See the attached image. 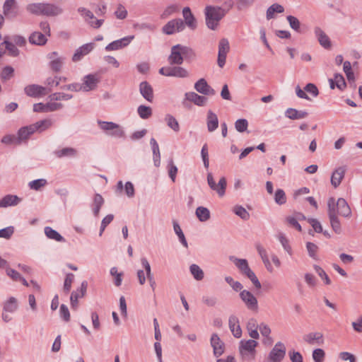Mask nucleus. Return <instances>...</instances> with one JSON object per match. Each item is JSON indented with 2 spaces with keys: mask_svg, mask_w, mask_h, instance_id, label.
Segmentation results:
<instances>
[{
  "mask_svg": "<svg viewBox=\"0 0 362 362\" xmlns=\"http://www.w3.org/2000/svg\"><path fill=\"white\" fill-rule=\"evenodd\" d=\"M226 11L217 6H206L204 8L205 22L211 30H217L220 21L226 16Z\"/></svg>",
  "mask_w": 362,
  "mask_h": 362,
  "instance_id": "nucleus-1",
  "label": "nucleus"
},
{
  "mask_svg": "<svg viewBox=\"0 0 362 362\" xmlns=\"http://www.w3.org/2000/svg\"><path fill=\"white\" fill-rule=\"evenodd\" d=\"M258 343L254 339L242 340L240 342L239 351L242 358L247 361L253 360L255 357Z\"/></svg>",
  "mask_w": 362,
  "mask_h": 362,
  "instance_id": "nucleus-2",
  "label": "nucleus"
},
{
  "mask_svg": "<svg viewBox=\"0 0 362 362\" xmlns=\"http://www.w3.org/2000/svg\"><path fill=\"white\" fill-rule=\"evenodd\" d=\"M100 127L112 136L121 138L124 136V131L119 125L112 122H98Z\"/></svg>",
  "mask_w": 362,
  "mask_h": 362,
  "instance_id": "nucleus-3",
  "label": "nucleus"
},
{
  "mask_svg": "<svg viewBox=\"0 0 362 362\" xmlns=\"http://www.w3.org/2000/svg\"><path fill=\"white\" fill-rule=\"evenodd\" d=\"M161 75L165 76H174L179 78H187L189 76V72L181 66H166L162 67L159 70Z\"/></svg>",
  "mask_w": 362,
  "mask_h": 362,
  "instance_id": "nucleus-4",
  "label": "nucleus"
},
{
  "mask_svg": "<svg viewBox=\"0 0 362 362\" xmlns=\"http://www.w3.org/2000/svg\"><path fill=\"white\" fill-rule=\"evenodd\" d=\"M286 346L285 345L279 341L277 342L268 356L269 362H281L286 356Z\"/></svg>",
  "mask_w": 362,
  "mask_h": 362,
  "instance_id": "nucleus-5",
  "label": "nucleus"
},
{
  "mask_svg": "<svg viewBox=\"0 0 362 362\" xmlns=\"http://www.w3.org/2000/svg\"><path fill=\"white\" fill-rule=\"evenodd\" d=\"M185 28L184 21L181 18H175L168 21L163 27V32L166 35H172L175 32H181Z\"/></svg>",
  "mask_w": 362,
  "mask_h": 362,
  "instance_id": "nucleus-6",
  "label": "nucleus"
},
{
  "mask_svg": "<svg viewBox=\"0 0 362 362\" xmlns=\"http://www.w3.org/2000/svg\"><path fill=\"white\" fill-rule=\"evenodd\" d=\"M240 298L245 303L247 309L252 311H257L258 309V302L257 298L249 291L243 290L240 293Z\"/></svg>",
  "mask_w": 362,
  "mask_h": 362,
  "instance_id": "nucleus-7",
  "label": "nucleus"
},
{
  "mask_svg": "<svg viewBox=\"0 0 362 362\" xmlns=\"http://www.w3.org/2000/svg\"><path fill=\"white\" fill-rule=\"evenodd\" d=\"M52 121L50 119H43L30 126L24 127L21 131L20 135L24 137L23 133L27 132L28 133H34L36 131L42 132L52 126Z\"/></svg>",
  "mask_w": 362,
  "mask_h": 362,
  "instance_id": "nucleus-8",
  "label": "nucleus"
},
{
  "mask_svg": "<svg viewBox=\"0 0 362 362\" xmlns=\"http://www.w3.org/2000/svg\"><path fill=\"white\" fill-rule=\"evenodd\" d=\"M100 78L95 74H88L84 76L83 83H81L82 91L88 92L95 90L98 83Z\"/></svg>",
  "mask_w": 362,
  "mask_h": 362,
  "instance_id": "nucleus-9",
  "label": "nucleus"
},
{
  "mask_svg": "<svg viewBox=\"0 0 362 362\" xmlns=\"http://www.w3.org/2000/svg\"><path fill=\"white\" fill-rule=\"evenodd\" d=\"M4 14L7 18H15L18 14V7L16 0H6L3 6Z\"/></svg>",
  "mask_w": 362,
  "mask_h": 362,
  "instance_id": "nucleus-10",
  "label": "nucleus"
},
{
  "mask_svg": "<svg viewBox=\"0 0 362 362\" xmlns=\"http://www.w3.org/2000/svg\"><path fill=\"white\" fill-rule=\"evenodd\" d=\"M195 90L204 95H214L216 91L206 82L204 78L199 79L194 84Z\"/></svg>",
  "mask_w": 362,
  "mask_h": 362,
  "instance_id": "nucleus-11",
  "label": "nucleus"
},
{
  "mask_svg": "<svg viewBox=\"0 0 362 362\" xmlns=\"http://www.w3.org/2000/svg\"><path fill=\"white\" fill-rule=\"evenodd\" d=\"M49 59V66L52 71H59L64 62V57L59 56L57 52H51L48 54Z\"/></svg>",
  "mask_w": 362,
  "mask_h": 362,
  "instance_id": "nucleus-12",
  "label": "nucleus"
},
{
  "mask_svg": "<svg viewBox=\"0 0 362 362\" xmlns=\"http://www.w3.org/2000/svg\"><path fill=\"white\" fill-rule=\"evenodd\" d=\"M134 36H128L122 39L113 41L105 47L107 51H114L122 49L128 45L134 39Z\"/></svg>",
  "mask_w": 362,
  "mask_h": 362,
  "instance_id": "nucleus-13",
  "label": "nucleus"
},
{
  "mask_svg": "<svg viewBox=\"0 0 362 362\" xmlns=\"http://www.w3.org/2000/svg\"><path fill=\"white\" fill-rule=\"evenodd\" d=\"M24 91L28 96L34 98L45 95L47 93L45 87L35 84L27 86L25 87Z\"/></svg>",
  "mask_w": 362,
  "mask_h": 362,
  "instance_id": "nucleus-14",
  "label": "nucleus"
},
{
  "mask_svg": "<svg viewBox=\"0 0 362 362\" xmlns=\"http://www.w3.org/2000/svg\"><path fill=\"white\" fill-rule=\"evenodd\" d=\"M168 61L170 64L180 65L183 62V57L180 50V45H176L172 47L171 53L168 57Z\"/></svg>",
  "mask_w": 362,
  "mask_h": 362,
  "instance_id": "nucleus-15",
  "label": "nucleus"
},
{
  "mask_svg": "<svg viewBox=\"0 0 362 362\" xmlns=\"http://www.w3.org/2000/svg\"><path fill=\"white\" fill-rule=\"evenodd\" d=\"M63 13L62 7L49 3L43 4V15L46 16H57Z\"/></svg>",
  "mask_w": 362,
  "mask_h": 362,
  "instance_id": "nucleus-16",
  "label": "nucleus"
},
{
  "mask_svg": "<svg viewBox=\"0 0 362 362\" xmlns=\"http://www.w3.org/2000/svg\"><path fill=\"white\" fill-rule=\"evenodd\" d=\"M211 344L214 349V354L216 357H218L223 354L225 349L224 343L221 341L220 338L217 334H214L211 336Z\"/></svg>",
  "mask_w": 362,
  "mask_h": 362,
  "instance_id": "nucleus-17",
  "label": "nucleus"
},
{
  "mask_svg": "<svg viewBox=\"0 0 362 362\" xmlns=\"http://www.w3.org/2000/svg\"><path fill=\"white\" fill-rule=\"evenodd\" d=\"M94 47L93 43H88L82 45L78 49H77L73 55L72 60L74 62H78L81 59V58L88 54Z\"/></svg>",
  "mask_w": 362,
  "mask_h": 362,
  "instance_id": "nucleus-18",
  "label": "nucleus"
},
{
  "mask_svg": "<svg viewBox=\"0 0 362 362\" xmlns=\"http://www.w3.org/2000/svg\"><path fill=\"white\" fill-rule=\"evenodd\" d=\"M182 15L185 19V25H187L192 30H195L197 28V21L189 7L183 8Z\"/></svg>",
  "mask_w": 362,
  "mask_h": 362,
  "instance_id": "nucleus-19",
  "label": "nucleus"
},
{
  "mask_svg": "<svg viewBox=\"0 0 362 362\" xmlns=\"http://www.w3.org/2000/svg\"><path fill=\"white\" fill-rule=\"evenodd\" d=\"M47 36L42 32L35 31L29 36V42L33 45L42 46L47 43Z\"/></svg>",
  "mask_w": 362,
  "mask_h": 362,
  "instance_id": "nucleus-20",
  "label": "nucleus"
},
{
  "mask_svg": "<svg viewBox=\"0 0 362 362\" xmlns=\"http://www.w3.org/2000/svg\"><path fill=\"white\" fill-rule=\"evenodd\" d=\"M304 340L308 344H322L324 343V336L320 332H310L304 337Z\"/></svg>",
  "mask_w": 362,
  "mask_h": 362,
  "instance_id": "nucleus-21",
  "label": "nucleus"
},
{
  "mask_svg": "<svg viewBox=\"0 0 362 362\" xmlns=\"http://www.w3.org/2000/svg\"><path fill=\"white\" fill-rule=\"evenodd\" d=\"M139 91L142 96L148 102L153 100V91L151 86L147 81H143L139 85Z\"/></svg>",
  "mask_w": 362,
  "mask_h": 362,
  "instance_id": "nucleus-22",
  "label": "nucleus"
},
{
  "mask_svg": "<svg viewBox=\"0 0 362 362\" xmlns=\"http://www.w3.org/2000/svg\"><path fill=\"white\" fill-rule=\"evenodd\" d=\"M315 34L322 47L325 49L331 47L332 45L329 37L320 28L317 27L315 28Z\"/></svg>",
  "mask_w": 362,
  "mask_h": 362,
  "instance_id": "nucleus-23",
  "label": "nucleus"
},
{
  "mask_svg": "<svg viewBox=\"0 0 362 362\" xmlns=\"http://www.w3.org/2000/svg\"><path fill=\"white\" fill-rule=\"evenodd\" d=\"M206 125H207V129L209 132H213L218 127V117H217L216 114H215L211 110H208V112H207Z\"/></svg>",
  "mask_w": 362,
  "mask_h": 362,
  "instance_id": "nucleus-24",
  "label": "nucleus"
},
{
  "mask_svg": "<svg viewBox=\"0 0 362 362\" xmlns=\"http://www.w3.org/2000/svg\"><path fill=\"white\" fill-rule=\"evenodd\" d=\"M346 169L344 167H339L337 168L332 175L331 177V184L334 187H337L341 182L344 175H345Z\"/></svg>",
  "mask_w": 362,
  "mask_h": 362,
  "instance_id": "nucleus-25",
  "label": "nucleus"
},
{
  "mask_svg": "<svg viewBox=\"0 0 362 362\" xmlns=\"http://www.w3.org/2000/svg\"><path fill=\"white\" fill-rule=\"evenodd\" d=\"M228 325L233 336L240 338L242 335V330L238 317L233 315L230 316L228 320Z\"/></svg>",
  "mask_w": 362,
  "mask_h": 362,
  "instance_id": "nucleus-26",
  "label": "nucleus"
},
{
  "mask_svg": "<svg viewBox=\"0 0 362 362\" xmlns=\"http://www.w3.org/2000/svg\"><path fill=\"white\" fill-rule=\"evenodd\" d=\"M185 98L198 106H204L207 102V98L206 97L199 95L194 92L186 93Z\"/></svg>",
  "mask_w": 362,
  "mask_h": 362,
  "instance_id": "nucleus-27",
  "label": "nucleus"
},
{
  "mask_svg": "<svg viewBox=\"0 0 362 362\" xmlns=\"http://www.w3.org/2000/svg\"><path fill=\"white\" fill-rule=\"evenodd\" d=\"M87 284L86 282H83L81 284L80 291H77L73 292L71 296V304L73 308L76 309L78 305V300L79 298H82L86 291Z\"/></svg>",
  "mask_w": 362,
  "mask_h": 362,
  "instance_id": "nucleus-28",
  "label": "nucleus"
},
{
  "mask_svg": "<svg viewBox=\"0 0 362 362\" xmlns=\"http://www.w3.org/2000/svg\"><path fill=\"white\" fill-rule=\"evenodd\" d=\"M285 115L291 119H300L305 118L308 115V113L303 110L288 108L285 112Z\"/></svg>",
  "mask_w": 362,
  "mask_h": 362,
  "instance_id": "nucleus-29",
  "label": "nucleus"
},
{
  "mask_svg": "<svg viewBox=\"0 0 362 362\" xmlns=\"http://www.w3.org/2000/svg\"><path fill=\"white\" fill-rule=\"evenodd\" d=\"M43 4L44 3H31L26 6V11L33 15H43Z\"/></svg>",
  "mask_w": 362,
  "mask_h": 362,
  "instance_id": "nucleus-30",
  "label": "nucleus"
},
{
  "mask_svg": "<svg viewBox=\"0 0 362 362\" xmlns=\"http://www.w3.org/2000/svg\"><path fill=\"white\" fill-rule=\"evenodd\" d=\"M150 144L153 151L154 165L158 167L160 164V153L158 144L153 138L151 139Z\"/></svg>",
  "mask_w": 362,
  "mask_h": 362,
  "instance_id": "nucleus-31",
  "label": "nucleus"
},
{
  "mask_svg": "<svg viewBox=\"0 0 362 362\" xmlns=\"http://www.w3.org/2000/svg\"><path fill=\"white\" fill-rule=\"evenodd\" d=\"M247 208L243 207L242 206H236L233 209L234 213L240 216L241 218L247 220L250 217L249 211L252 210L250 205H246Z\"/></svg>",
  "mask_w": 362,
  "mask_h": 362,
  "instance_id": "nucleus-32",
  "label": "nucleus"
},
{
  "mask_svg": "<svg viewBox=\"0 0 362 362\" xmlns=\"http://www.w3.org/2000/svg\"><path fill=\"white\" fill-rule=\"evenodd\" d=\"M247 329L251 338H259V333L257 332V324L255 320L251 319L249 320V322L247 324Z\"/></svg>",
  "mask_w": 362,
  "mask_h": 362,
  "instance_id": "nucleus-33",
  "label": "nucleus"
},
{
  "mask_svg": "<svg viewBox=\"0 0 362 362\" xmlns=\"http://www.w3.org/2000/svg\"><path fill=\"white\" fill-rule=\"evenodd\" d=\"M284 10V7L281 5L274 4L267 10V18L268 20L272 19L274 18L275 13H283Z\"/></svg>",
  "mask_w": 362,
  "mask_h": 362,
  "instance_id": "nucleus-34",
  "label": "nucleus"
},
{
  "mask_svg": "<svg viewBox=\"0 0 362 362\" xmlns=\"http://www.w3.org/2000/svg\"><path fill=\"white\" fill-rule=\"evenodd\" d=\"M196 215L200 221H206L210 218L209 209L204 206H199L197 209Z\"/></svg>",
  "mask_w": 362,
  "mask_h": 362,
  "instance_id": "nucleus-35",
  "label": "nucleus"
},
{
  "mask_svg": "<svg viewBox=\"0 0 362 362\" xmlns=\"http://www.w3.org/2000/svg\"><path fill=\"white\" fill-rule=\"evenodd\" d=\"M167 125L173 131L177 132L180 131V125L177 120L171 115H167L165 117Z\"/></svg>",
  "mask_w": 362,
  "mask_h": 362,
  "instance_id": "nucleus-36",
  "label": "nucleus"
},
{
  "mask_svg": "<svg viewBox=\"0 0 362 362\" xmlns=\"http://www.w3.org/2000/svg\"><path fill=\"white\" fill-rule=\"evenodd\" d=\"M45 233L47 238L49 239H52L59 242L63 241V237L55 230L52 229L51 227H45Z\"/></svg>",
  "mask_w": 362,
  "mask_h": 362,
  "instance_id": "nucleus-37",
  "label": "nucleus"
},
{
  "mask_svg": "<svg viewBox=\"0 0 362 362\" xmlns=\"http://www.w3.org/2000/svg\"><path fill=\"white\" fill-rule=\"evenodd\" d=\"M233 261L235 266L240 270L243 274H245L247 269H250L247 260L245 259L233 258Z\"/></svg>",
  "mask_w": 362,
  "mask_h": 362,
  "instance_id": "nucleus-38",
  "label": "nucleus"
},
{
  "mask_svg": "<svg viewBox=\"0 0 362 362\" xmlns=\"http://www.w3.org/2000/svg\"><path fill=\"white\" fill-rule=\"evenodd\" d=\"M54 153L58 158L65 156L72 157L76 156V150L73 148H64L61 150L56 151Z\"/></svg>",
  "mask_w": 362,
  "mask_h": 362,
  "instance_id": "nucleus-39",
  "label": "nucleus"
},
{
  "mask_svg": "<svg viewBox=\"0 0 362 362\" xmlns=\"http://www.w3.org/2000/svg\"><path fill=\"white\" fill-rule=\"evenodd\" d=\"M22 201V198L18 197L17 195L7 194L0 200V204H17Z\"/></svg>",
  "mask_w": 362,
  "mask_h": 362,
  "instance_id": "nucleus-40",
  "label": "nucleus"
},
{
  "mask_svg": "<svg viewBox=\"0 0 362 362\" xmlns=\"http://www.w3.org/2000/svg\"><path fill=\"white\" fill-rule=\"evenodd\" d=\"M138 114L142 119H148L152 115V110L150 107L146 105H140L137 110Z\"/></svg>",
  "mask_w": 362,
  "mask_h": 362,
  "instance_id": "nucleus-41",
  "label": "nucleus"
},
{
  "mask_svg": "<svg viewBox=\"0 0 362 362\" xmlns=\"http://www.w3.org/2000/svg\"><path fill=\"white\" fill-rule=\"evenodd\" d=\"M72 95L64 93H55L49 96L51 101L69 100L72 98Z\"/></svg>",
  "mask_w": 362,
  "mask_h": 362,
  "instance_id": "nucleus-42",
  "label": "nucleus"
},
{
  "mask_svg": "<svg viewBox=\"0 0 362 362\" xmlns=\"http://www.w3.org/2000/svg\"><path fill=\"white\" fill-rule=\"evenodd\" d=\"M17 309V300L15 298L11 297L5 303L4 310L12 313Z\"/></svg>",
  "mask_w": 362,
  "mask_h": 362,
  "instance_id": "nucleus-43",
  "label": "nucleus"
},
{
  "mask_svg": "<svg viewBox=\"0 0 362 362\" xmlns=\"http://www.w3.org/2000/svg\"><path fill=\"white\" fill-rule=\"evenodd\" d=\"M230 49L228 40L226 38H222L218 44V54L227 55Z\"/></svg>",
  "mask_w": 362,
  "mask_h": 362,
  "instance_id": "nucleus-44",
  "label": "nucleus"
},
{
  "mask_svg": "<svg viewBox=\"0 0 362 362\" xmlns=\"http://www.w3.org/2000/svg\"><path fill=\"white\" fill-rule=\"evenodd\" d=\"M190 272L194 278L197 280H202L204 278V272L200 267L197 264H192L190 266Z\"/></svg>",
  "mask_w": 362,
  "mask_h": 362,
  "instance_id": "nucleus-45",
  "label": "nucleus"
},
{
  "mask_svg": "<svg viewBox=\"0 0 362 362\" xmlns=\"http://www.w3.org/2000/svg\"><path fill=\"white\" fill-rule=\"evenodd\" d=\"M180 50L183 59L185 58L187 59H193L195 58V53L190 47L180 45Z\"/></svg>",
  "mask_w": 362,
  "mask_h": 362,
  "instance_id": "nucleus-46",
  "label": "nucleus"
},
{
  "mask_svg": "<svg viewBox=\"0 0 362 362\" xmlns=\"http://www.w3.org/2000/svg\"><path fill=\"white\" fill-rule=\"evenodd\" d=\"M244 275H245L252 281L256 288H261L262 286L259 281L258 280L255 274L251 269H247Z\"/></svg>",
  "mask_w": 362,
  "mask_h": 362,
  "instance_id": "nucleus-47",
  "label": "nucleus"
},
{
  "mask_svg": "<svg viewBox=\"0 0 362 362\" xmlns=\"http://www.w3.org/2000/svg\"><path fill=\"white\" fill-rule=\"evenodd\" d=\"M4 45H5V48L8 50L10 55L13 57L18 55L19 51L13 43L8 41H4V42H2V46Z\"/></svg>",
  "mask_w": 362,
  "mask_h": 362,
  "instance_id": "nucleus-48",
  "label": "nucleus"
},
{
  "mask_svg": "<svg viewBox=\"0 0 362 362\" xmlns=\"http://www.w3.org/2000/svg\"><path fill=\"white\" fill-rule=\"evenodd\" d=\"M14 69L10 66H5L1 74V78L4 81H8L13 76Z\"/></svg>",
  "mask_w": 362,
  "mask_h": 362,
  "instance_id": "nucleus-49",
  "label": "nucleus"
},
{
  "mask_svg": "<svg viewBox=\"0 0 362 362\" xmlns=\"http://www.w3.org/2000/svg\"><path fill=\"white\" fill-rule=\"evenodd\" d=\"M256 0H238L236 7L238 11H243L252 6Z\"/></svg>",
  "mask_w": 362,
  "mask_h": 362,
  "instance_id": "nucleus-50",
  "label": "nucleus"
},
{
  "mask_svg": "<svg viewBox=\"0 0 362 362\" xmlns=\"http://www.w3.org/2000/svg\"><path fill=\"white\" fill-rule=\"evenodd\" d=\"M47 180L45 179H38L29 182V187L32 189L38 190L45 186Z\"/></svg>",
  "mask_w": 362,
  "mask_h": 362,
  "instance_id": "nucleus-51",
  "label": "nucleus"
},
{
  "mask_svg": "<svg viewBox=\"0 0 362 362\" xmlns=\"http://www.w3.org/2000/svg\"><path fill=\"white\" fill-rule=\"evenodd\" d=\"M248 122L245 119H239L235 123V127L239 132H243L247 130Z\"/></svg>",
  "mask_w": 362,
  "mask_h": 362,
  "instance_id": "nucleus-52",
  "label": "nucleus"
},
{
  "mask_svg": "<svg viewBox=\"0 0 362 362\" xmlns=\"http://www.w3.org/2000/svg\"><path fill=\"white\" fill-rule=\"evenodd\" d=\"M115 15L117 19L123 20L127 16V11L124 6L119 4L115 12Z\"/></svg>",
  "mask_w": 362,
  "mask_h": 362,
  "instance_id": "nucleus-53",
  "label": "nucleus"
},
{
  "mask_svg": "<svg viewBox=\"0 0 362 362\" xmlns=\"http://www.w3.org/2000/svg\"><path fill=\"white\" fill-rule=\"evenodd\" d=\"M226 187V180L225 177H221L219 180L218 185H216V186L214 190L217 192V193L220 196H223L225 193Z\"/></svg>",
  "mask_w": 362,
  "mask_h": 362,
  "instance_id": "nucleus-54",
  "label": "nucleus"
},
{
  "mask_svg": "<svg viewBox=\"0 0 362 362\" xmlns=\"http://www.w3.org/2000/svg\"><path fill=\"white\" fill-rule=\"evenodd\" d=\"M330 220V224L332 229L337 233H340L341 232V226L340 222L337 216H334V215L329 216Z\"/></svg>",
  "mask_w": 362,
  "mask_h": 362,
  "instance_id": "nucleus-55",
  "label": "nucleus"
},
{
  "mask_svg": "<svg viewBox=\"0 0 362 362\" xmlns=\"http://www.w3.org/2000/svg\"><path fill=\"white\" fill-rule=\"evenodd\" d=\"M287 21H288L289 25L292 29L296 31H299L300 23L296 17L293 16H288Z\"/></svg>",
  "mask_w": 362,
  "mask_h": 362,
  "instance_id": "nucleus-56",
  "label": "nucleus"
},
{
  "mask_svg": "<svg viewBox=\"0 0 362 362\" xmlns=\"http://www.w3.org/2000/svg\"><path fill=\"white\" fill-rule=\"evenodd\" d=\"M325 356V353L322 349H316L313 352V358L315 362H322Z\"/></svg>",
  "mask_w": 362,
  "mask_h": 362,
  "instance_id": "nucleus-57",
  "label": "nucleus"
},
{
  "mask_svg": "<svg viewBox=\"0 0 362 362\" xmlns=\"http://www.w3.org/2000/svg\"><path fill=\"white\" fill-rule=\"evenodd\" d=\"M177 173V168L174 164L173 160L171 159L168 163V174L173 182H175L176 175Z\"/></svg>",
  "mask_w": 362,
  "mask_h": 362,
  "instance_id": "nucleus-58",
  "label": "nucleus"
},
{
  "mask_svg": "<svg viewBox=\"0 0 362 362\" xmlns=\"http://www.w3.org/2000/svg\"><path fill=\"white\" fill-rule=\"evenodd\" d=\"M306 247L309 255L313 259H317V252L318 250L317 245L313 243L308 242L306 244Z\"/></svg>",
  "mask_w": 362,
  "mask_h": 362,
  "instance_id": "nucleus-59",
  "label": "nucleus"
},
{
  "mask_svg": "<svg viewBox=\"0 0 362 362\" xmlns=\"http://www.w3.org/2000/svg\"><path fill=\"white\" fill-rule=\"evenodd\" d=\"M1 142L6 144H20L19 139L15 135H6L2 139Z\"/></svg>",
  "mask_w": 362,
  "mask_h": 362,
  "instance_id": "nucleus-60",
  "label": "nucleus"
},
{
  "mask_svg": "<svg viewBox=\"0 0 362 362\" xmlns=\"http://www.w3.org/2000/svg\"><path fill=\"white\" fill-rule=\"evenodd\" d=\"M334 81L336 86L340 89L343 90L346 87V82L343 77V76L340 74H336L334 75Z\"/></svg>",
  "mask_w": 362,
  "mask_h": 362,
  "instance_id": "nucleus-61",
  "label": "nucleus"
},
{
  "mask_svg": "<svg viewBox=\"0 0 362 362\" xmlns=\"http://www.w3.org/2000/svg\"><path fill=\"white\" fill-rule=\"evenodd\" d=\"M274 199L277 204H284L286 202V195L283 189H279L276 191Z\"/></svg>",
  "mask_w": 362,
  "mask_h": 362,
  "instance_id": "nucleus-62",
  "label": "nucleus"
},
{
  "mask_svg": "<svg viewBox=\"0 0 362 362\" xmlns=\"http://www.w3.org/2000/svg\"><path fill=\"white\" fill-rule=\"evenodd\" d=\"M74 275L73 274H68L66 276L64 284V291L66 293H68L71 288V284L74 281Z\"/></svg>",
  "mask_w": 362,
  "mask_h": 362,
  "instance_id": "nucleus-63",
  "label": "nucleus"
},
{
  "mask_svg": "<svg viewBox=\"0 0 362 362\" xmlns=\"http://www.w3.org/2000/svg\"><path fill=\"white\" fill-rule=\"evenodd\" d=\"M114 216L112 214H109L106 216L102 221L101 226H100V230L99 235L101 236L103 231L105 230L106 226L111 223V221L113 220Z\"/></svg>",
  "mask_w": 362,
  "mask_h": 362,
  "instance_id": "nucleus-64",
  "label": "nucleus"
}]
</instances>
